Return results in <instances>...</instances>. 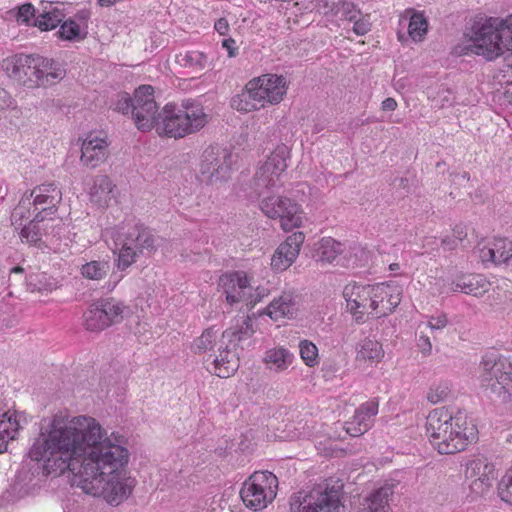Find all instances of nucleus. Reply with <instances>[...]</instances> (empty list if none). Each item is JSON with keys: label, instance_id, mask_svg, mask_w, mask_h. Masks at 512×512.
Segmentation results:
<instances>
[{"label": "nucleus", "instance_id": "f257e3e1", "mask_svg": "<svg viewBox=\"0 0 512 512\" xmlns=\"http://www.w3.org/2000/svg\"><path fill=\"white\" fill-rule=\"evenodd\" d=\"M127 462L128 450L113 444L94 418L55 415L41 421L17 479L26 485L39 475L68 470L86 494L116 506L125 498Z\"/></svg>", "mask_w": 512, "mask_h": 512}, {"label": "nucleus", "instance_id": "f03ea898", "mask_svg": "<svg viewBox=\"0 0 512 512\" xmlns=\"http://www.w3.org/2000/svg\"><path fill=\"white\" fill-rule=\"evenodd\" d=\"M288 148L280 145L259 166L254 177L255 193L259 198V208L270 219H278L285 231L298 228L302 224L303 211L294 200L276 195L269 190L282 185L281 177L287 168Z\"/></svg>", "mask_w": 512, "mask_h": 512}, {"label": "nucleus", "instance_id": "7ed1b4c3", "mask_svg": "<svg viewBox=\"0 0 512 512\" xmlns=\"http://www.w3.org/2000/svg\"><path fill=\"white\" fill-rule=\"evenodd\" d=\"M403 289L396 282L363 284L347 283L342 291L346 311L353 320L362 324L368 318H381L391 314L400 304Z\"/></svg>", "mask_w": 512, "mask_h": 512}, {"label": "nucleus", "instance_id": "20e7f679", "mask_svg": "<svg viewBox=\"0 0 512 512\" xmlns=\"http://www.w3.org/2000/svg\"><path fill=\"white\" fill-rule=\"evenodd\" d=\"M426 434L440 454H454L476 441L478 430L465 413L453 414L446 407L431 410L426 418Z\"/></svg>", "mask_w": 512, "mask_h": 512}, {"label": "nucleus", "instance_id": "39448f33", "mask_svg": "<svg viewBox=\"0 0 512 512\" xmlns=\"http://www.w3.org/2000/svg\"><path fill=\"white\" fill-rule=\"evenodd\" d=\"M208 123L204 108L190 100L181 105L169 102L157 113L152 129L162 138H185L202 130Z\"/></svg>", "mask_w": 512, "mask_h": 512}, {"label": "nucleus", "instance_id": "423d86ee", "mask_svg": "<svg viewBox=\"0 0 512 512\" xmlns=\"http://www.w3.org/2000/svg\"><path fill=\"white\" fill-rule=\"evenodd\" d=\"M469 40L471 51L489 61L506 51L512 54V14L505 19L488 17L475 22Z\"/></svg>", "mask_w": 512, "mask_h": 512}, {"label": "nucleus", "instance_id": "0eeeda50", "mask_svg": "<svg viewBox=\"0 0 512 512\" xmlns=\"http://www.w3.org/2000/svg\"><path fill=\"white\" fill-rule=\"evenodd\" d=\"M254 330L249 317L237 320L236 323L222 333L218 354L212 361L210 372L220 378L232 376L239 368L238 347L251 338Z\"/></svg>", "mask_w": 512, "mask_h": 512}, {"label": "nucleus", "instance_id": "6e6552de", "mask_svg": "<svg viewBox=\"0 0 512 512\" xmlns=\"http://www.w3.org/2000/svg\"><path fill=\"white\" fill-rule=\"evenodd\" d=\"M480 381L490 397L501 403L512 400V359L486 354L480 362Z\"/></svg>", "mask_w": 512, "mask_h": 512}, {"label": "nucleus", "instance_id": "1a4fd4ad", "mask_svg": "<svg viewBox=\"0 0 512 512\" xmlns=\"http://www.w3.org/2000/svg\"><path fill=\"white\" fill-rule=\"evenodd\" d=\"M62 200V192L55 183H45L35 187L29 198H22L12 213V218L24 219L30 217L29 205H33V214L37 221L51 219L56 213Z\"/></svg>", "mask_w": 512, "mask_h": 512}, {"label": "nucleus", "instance_id": "9d476101", "mask_svg": "<svg viewBox=\"0 0 512 512\" xmlns=\"http://www.w3.org/2000/svg\"><path fill=\"white\" fill-rule=\"evenodd\" d=\"M341 487L317 485L310 491H301L290 500L291 512H339Z\"/></svg>", "mask_w": 512, "mask_h": 512}, {"label": "nucleus", "instance_id": "9b49d317", "mask_svg": "<svg viewBox=\"0 0 512 512\" xmlns=\"http://www.w3.org/2000/svg\"><path fill=\"white\" fill-rule=\"evenodd\" d=\"M277 477L269 471L254 472L244 483L240 496L246 507L259 511L276 497Z\"/></svg>", "mask_w": 512, "mask_h": 512}, {"label": "nucleus", "instance_id": "f8f14e48", "mask_svg": "<svg viewBox=\"0 0 512 512\" xmlns=\"http://www.w3.org/2000/svg\"><path fill=\"white\" fill-rule=\"evenodd\" d=\"M304 9H316L330 21L337 18L353 23L352 30L358 36H364L371 30L372 24L369 15L362 14L356 5L349 1L315 0V4L311 7L306 6Z\"/></svg>", "mask_w": 512, "mask_h": 512}, {"label": "nucleus", "instance_id": "ddd939ff", "mask_svg": "<svg viewBox=\"0 0 512 512\" xmlns=\"http://www.w3.org/2000/svg\"><path fill=\"white\" fill-rule=\"evenodd\" d=\"M123 309L113 298L99 299L84 312V327L90 332H100L122 321Z\"/></svg>", "mask_w": 512, "mask_h": 512}, {"label": "nucleus", "instance_id": "4468645a", "mask_svg": "<svg viewBox=\"0 0 512 512\" xmlns=\"http://www.w3.org/2000/svg\"><path fill=\"white\" fill-rule=\"evenodd\" d=\"M130 110L138 130H152L153 121L159 111L151 85H141L134 91L133 98L130 97Z\"/></svg>", "mask_w": 512, "mask_h": 512}, {"label": "nucleus", "instance_id": "2eb2a0df", "mask_svg": "<svg viewBox=\"0 0 512 512\" xmlns=\"http://www.w3.org/2000/svg\"><path fill=\"white\" fill-rule=\"evenodd\" d=\"M233 155L225 148L209 146L201 156L199 172L202 181L214 182L228 177Z\"/></svg>", "mask_w": 512, "mask_h": 512}, {"label": "nucleus", "instance_id": "dca6fc26", "mask_svg": "<svg viewBox=\"0 0 512 512\" xmlns=\"http://www.w3.org/2000/svg\"><path fill=\"white\" fill-rule=\"evenodd\" d=\"M465 476L471 493L475 496H482L492 487L497 472L492 462L486 457L480 456L469 461Z\"/></svg>", "mask_w": 512, "mask_h": 512}, {"label": "nucleus", "instance_id": "f3484780", "mask_svg": "<svg viewBox=\"0 0 512 512\" xmlns=\"http://www.w3.org/2000/svg\"><path fill=\"white\" fill-rule=\"evenodd\" d=\"M263 107L277 105L285 97L288 84L282 75L267 73L250 80Z\"/></svg>", "mask_w": 512, "mask_h": 512}, {"label": "nucleus", "instance_id": "a211bd4d", "mask_svg": "<svg viewBox=\"0 0 512 512\" xmlns=\"http://www.w3.org/2000/svg\"><path fill=\"white\" fill-rule=\"evenodd\" d=\"M250 280L243 271L225 273L220 276L219 291L225 296L226 303L230 306L245 305L249 293Z\"/></svg>", "mask_w": 512, "mask_h": 512}, {"label": "nucleus", "instance_id": "6ab92c4d", "mask_svg": "<svg viewBox=\"0 0 512 512\" xmlns=\"http://www.w3.org/2000/svg\"><path fill=\"white\" fill-rule=\"evenodd\" d=\"M304 240L305 235L302 232L289 235L274 252L271 259L272 268L277 271L288 269L298 257Z\"/></svg>", "mask_w": 512, "mask_h": 512}, {"label": "nucleus", "instance_id": "aec40b11", "mask_svg": "<svg viewBox=\"0 0 512 512\" xmlns=\"http://www.w3.org/2000/svg\"><path fill=\"white\" fill-rule=\"evenodd\" d=\"M378 410L379 403L376 399L362 403L355 410L352 418L345 423L346 433L352 437H357L367 432L373 426Z\"/></svg>", "mask_w": 512, "mask_h": 512}, {"label": "nucleus", "instance_id": "412c9836", "mask_svg": "<svg viewBox=\"0 0 512 512\" xmlns=\"http://www.w3.org/2000/svg\"><path fill=\"white\" fill-rule=\"evenodd\" d=\"M108 142L90 134L81 145V163L89 169H94L102 164L108 157Z\"/></svg>", "mask_w": 512, "mask_h": 512}, {"label": "nucleus", "instance_id": "4be33fe9", "mask_svg": "<svg viewBox=\"0 0 512 512\" xmlns=\"http://www.w3.org/2000/svg\"><path fill=\"white\" fill-rule=\"evenodd\" d=\"M478 250L483 263L502 264L512 259V241L507 238L481 242Z\"/></svg>", "mask_w": 512, "mask_h": 512}, {"label": "nucleus", "instance_id": "5701e85b", "mask_svg": "<svg viewBox=\"0 0 512 512\" xmlns=\"http://www.w3.org/2000/svg\"><path fill=\"white\" fill-rule=\"evenodd\" d=\"M38 55H15L7 62L6 69L11 71V76L21 80L23 76L27 77L29 83L24 80V84L29 87H36L37 76H38V61H36Z\"/></svg>", "mask_w": 512, "mask_h": 512}, {"label": "nucleus", "instance_id": "b1692460", "mask_svg": "<svg viewBox=\"0 0 512 512\" xmlns=\"http://www.w3.org/2000/svg\"><path fill=\"white\" fill-rule=\"evenodd\" d=\"M66 17L65 3L42 2V10L34 21V26L42 31L55 29Z\"/></svg>", "mask_w": 512, "mask_h": 512}, {"label": "nucleus", "instance_id": "393cba45", "mask_svg": "<svg viewBox=\"0 0 512 512\" xmlns=\"http://www.w3.org/2000/svg\"><path fill=\"white\" fill-rule=\"evenodd\" d=\"M298 311L295 297L290 292L282 293L265 308L264 314L274 321L292 319Z\"/></svg>", "mask_w": 512, "mask_h": 512}, {"label": "nucleus", "instance_id": "a878e982", "mask_svg": "<svg viewBox=\"0 0 512 512\" xmlns=\"http://www.w3.org/2000/svg\"><path fill=\"white\" fill-rule=\"evenodd\" d=\"M136 232L133 245L130 244V265L140 256H149L155 250V237L151 231L141 223L134 224Z\"/></svg>", "mask_w": 512, "mask_h": 512}, {"label": "nucleus", "instance_id": "bb28decb", "mask_svg": "<svg viewBox=\"0 0 512 512\" xmlns=\"http://www.w3.org/2000/svg\"><path fill=\"white\" fill-rule=\"evenodd\" d=\"M384 358L382 344L377 340L365 338L356 347V362L360 366L373 367Z\"/></svg>", "mask_w": 512, "mask_h": 512}, {"label": "nucleus", "instance_id": "cd10ccee", "mask_svg": "<svg viewBox=\"0 0 512 512\" xmlns=\"http://www.w3.org/2000/svg\"><path fill=\"white\" fill-rule=\"evenodd\" d=\"M36 61H38V76L37 80H35L37 86L54 84L66 75L62 65L53 59L38 55Z\"/></svg>", "mask_w": 512, "mask_h": 512}, {"label": "nucleus", "instance_id": "c85d7f7f", "mask_svg": "<svg viewBox=\"0 0 512 512\" xmlns=\"http://www.w3.org/2000/svg\"><path fill=\"white\" fill-rule=\"evenodd\" d=\"M392 494V486L388 484L373 490L360 502L357 512H387Z\"/></svg>", "mask_w": 512, "mask_h": 512}, {"label": "nucleus", "instance_id": "c756f323", "mask_svg": "<svg viewBox=\"0 0 512 512\" xmlns=\"http://www.w3.org/2000/svg\"><path fill=\"white\" fill-rule=\"evenodd\" d=\"M259 98L253 84L249 80L242 91L231 98L230 106L233 110L240 113L258 111L264 108Z\"/></svg>", "mask_w": 512, "mask_h": 512}, {"label": "nucleus", "instance_id": "7c9ffc66", "mask_svg": "<svg viewBox=\"0 0 512 512\" xmlns=\"http://www.w3.org/2000/svg\"><path fill=\"white\" fill-rule=\"evenodd\" d=\"M489 287V281L481 274L463 276L452 283L453 291H460L476 297L486 293Z\"/></svg>", "mask_w": 512, "mask_h": 512}, {"label": "nucleus", "instance_id": "2f4dec72", "mask_svg": "<svg viewBox=\"0 0 512 512\" xmlns=\"http://www.w3.org/2000/svg\"><path fill=\"white\" fill-rule=\"evenodd\" d=\"M294 355L284 347H273L265 352L263 362L267 369L274 372L286 370L293 362Z\"/></svg>", "mask_w": 512, "mask_h": 512}, {"label": "nucleus", "instance_id": "473e14b6", "mask_svg": "<svg viewBox=\"0 0 512 512\" xmlns=\"http://www.w3.org/2000/svg\"><path fill=\"white\" fill-rule=\"evenodd\" d=\"M26 286L29 292L47 294L58 289L60 281L46 272H36L26 278Z\"/></svg>", "mask_w": 512, "mask_h": 512}, {"label": "nucleus", "instance_id": "72a5a7b5", "mask_svg": "<svg viewBox=\"0 0 512 512\" xmlns=\"http://www.w3.org/2000/svg\"><path fill=\"white\" fill-rule=\"evenodd\" d=\"M408 21V34L415 42H420L424 39L428 31V22L422 12L406 10L402 16L400 23Z\"/></svg>", "mask_w": 512, "mask_h": 512}, {"label": "nucleus", "instance_id": "f704fd0d", "mask_svg": "<svg viewBox=\"0 0 512 512\" xmlns=\"http://www.w3.org/2000/svg\"><path fill=\"white\" fill-rule=\"evenodd\" d=\"M176 62L184 68L199 72L208 66L209 58L199 50H184L176 54Z\"/></svg>", "mask_w": 512, "mask_h": 512}, {"label": "nucleus", "instance_id": "c9c22d12", "mask_svg": "<svg viewBox=\"0 0 512 512\" xmlns=\"http://www.w3.org/2000/svg\"><path fill=\"white\" fill-rule=\"evenodd\" d=\"M219 339V329L211 326L203 330L201 335L194 339L191 350L195 354L214 353Z\"/></svg>", "mask_w": 512, "mask_h": 512}, {"label": "nucleus", "instance_id": "e433bc0d", "mask_svg": "<svg viewBox=\"0 0 512 512\" xmlns=\"http://www.w3.org/2000/svg\"><path fill=\"white\" fill-rule=\"evenodd\" d=\"M19 423L16 416L9 412L0 413V453L7 450L9 440H13L17 434Z\"/></svg>", "mask_w": 512, "mask_h": 512}, {"label": "nucleus", "instance_id": "4c0bfd02", "mask_svg": "<svg viewBox=\"0 0 512 512\" xmlns=\"http://www.w3.org/2000/svg\"><path fill=\"white\" fill-rule=\"evenodd\" d=\"M112 252L117 255L116 266L124 271L128 267V235L125 232L115 231L112 234Z\"/></svg>", "mask_w": 512, "mask_h": 512}, {"label": "nucleus", "instance_id": "58836bf2", "mask_svg": "<svg viewBox=\"0 0 512 512\" xmlns=\"http://www.w3.org/2000/svg\"><path fill=\"white\" fill-rule=\"evenodd\" d=\"M342 251V243L334 240L333 238L327 237L320 240L317 254L320 261L332 263Z\"/></svg>", "mask_w": 512, "mask_h": 512}, {"label": "nucleus", "instance_id": "ea45409f", "mask_svg": "<svg viewBox=\"0 0 512 512\" xmlns=\"http://www.w3.org/2000/svg\"><path fill=\"white\" fill-rule=\"evenodd\" d=\"M109 271L110 265L107 261L92 260L83 264L80 268V273L84 278L94 281L102 280Z\"/></svg>", "mask_w": 512, "mask_h": 512}, {"label": "nucleus", "instance_id": "a19ab883", "mask_svg": "<svg viewBox=\"0 0 512 512\" xmlns=\"http://www.w3.org/2000/svg\"><path fill=\"white\" fill-rule=\"evenodd\" d=\"M57 35L62 40L75 42L83 40L86 37V32L82 34L80 25L75 19L69 18L68 20H63Z\"/></svg>", "mask_w": 512, "mask_h": 512}, {"label": "nucleus", "instance_id": "79ce46f5", "mask_svg": "<svg viewBox=\"0 0 512 512\" xmlns=\"http://www.w3.org/2000/svg\"><path fill=\"white\" fill-rule=\"evenodd\" d=\"M300 358L310 368L317 366L320 362L319 350L312 341L304 339L298 344Z\"/></svg>", "mask_w": 512, "mask_h": 512}, {"label": "nucleus", "instance_id": "37998d69", "mask_svg": "<svg viewBox=\"0 0 512 512\" xmlns=\"http://www.w3.org/2000/svg\"><path fill=\"white\" fill-rule=\"evenodd\" d=\"M112 192V184L107 175H97L93 178L89 194L92 200L100 202Z\"/></svg>", "mask_w": 512, "mask_h": 512}, {"label": "nucleus", "instance_id": "c03bdc74", "mask_svg": "<svg viewBox=\"0 0 512 512\" xmlns=\"http://www.w3.org/2000/svg\"><path fill=\"white\" fill-rule=\"evenodd\" d=\"M428 97L435 108L450 107L455 103L454 91L444 86L439 87L437 91H430Z\"/></svg>", "mask_w": 512, "mask_h": 512}, {"label": "nucleus", "instance_id": "a18cd8bd", "mask_svg": "<svg viewBox=\"0 0 512 512\" xmlns=\"http://www.w3.org/2000/svg\"><path fill=\"white\" fill-rule=\"evenodd\" d=\"M498 498L512 508V468L508 469L497 483Z\"/></svg>", "mask_w": 512, "mask_h": 512}, {"label": "nucleus", "instance_id": "49530a36", "mask_svg": "<svg viewBox=\"0 0 512 512\" xmlns=\"http://www.w3.org/2000/svg\"><path fill=\"white\" fill-rule=\"evenodd\" d=\"M451 393V384L448 381H440L431 385L427 392V400L432 404L445 401Z\"/></svg>", "mask_w": 512, "mask_h": 512}, {"label": "nucleus", "instance_id": "de8ad7c7", "mask_svg": "<svg viewBox=\"0 0 512 512\" xmlns=\"http://www.w3.org/2000/svg\"><path fill=\"white\" fill-rule=\"evenodd\" d=\"M41 222L36 220V214H34L33 219L21 229V238L25 239L27 243L37 244L42 236V229L39 226Z\"/></svg>", "mask_w": 512, "mask_h": 512}, {"label": "nucleus", "instance_id": "09e8293b", "mask_svg": "<svg viewBox=\"0 0 512 512\" xmlns=\"http://www.w3.org/2000/svg\"><path fill=\"white\" fill-rule=\"evenodd\" d=\"M135 306L136 308L140 307V312L142 313V315L136 313V318H137V330L135 331V334H141L143 336V339H140L139 341L140 342H146L148 340V337L145 336V333L146 332H149L148 329H146L147 327V323L144 322V323H140V318L141 317H144V314H145V311L147 308L150 307V304L148 303L147 300H144L142 298H139L136 300V303H135Z\"/></svg>", "mask_w": 512, "mask_h": 512}, {"label": "nucleus", "instance_id": "8fccbe9b", "mask_svg": "<svg viewBox=\"0 0 512 512\" xmlns=\"http://www.w3.org/2000/svg\"><path fill=\"white\" fill-rule=\"evenodd\" d=\"M249 293L246 297V307H254L257 303H259L263 298L268 296L269 289L264 286L253 287L251 284L249 285Z\"/></svg>", "mask_w": 512, "mask_h": 512}, {"label": "nucleus", "instance_id": "3c124183", "mask_svg": "<svg viewBox=\"0 0 512 512\" xmlns=\"http://www.w3.org/2000/svg\"><path fill=\"white\" fill-rule=\"evenodd\" d=\"M454 239L444 238L441 240V244L446 250H453L456 248L458 242H461L466 236L467 231L464 225H456L453 229Z\"/></svg>", "mask_w": 512, "mask_h": 512}, {"label": "nucleus", "instance_id": "603ef678", "mask_svg": "<svg viewBox=\"0 0 512 512\" xmlns=\"http://www.w3.org/2000/svg\"><path fill=\"white\" fill-rule=\"evenodd\" d=\"M35 16V8L30 3H25L19 7L17 13V21L29 24L30 20Z\"/></svg>", "mask_w": 512, "mask_h": 512}, {"label": "nucleus", "instance_id": "864d4df0", "mask_svg": "<svg viewBox=\"0 0 512 512\" xmlns=\"http://www.w3.org/2000/svg\"><path fill=\"white\" fill-rule=\"evenodd\" d=\"M447 324H448V319H447L446 314L440 313L435 316L429 317L428 322H427V327L431 331H437V330L444 329L447 326Z\"/></svg>", "mask_w": 512, "mask_h": 512}, {"label": "nucleus", "instance_id": "5fc2aeb1", "mask_svg": "<svg viewBox=\"0 0 512 512\" xmlns=\"http://www.w3.org/2000/svg\"><path fill=\"white\" fill-rule=\"evenodd\" d=\"M420 351L423 355H429L432 351V344L430 338L427 335H420L417 343Z\"/></svg>", "mask_w": 512, "mask_h": 512}, {"label": "nucleus", "instance_id": "6e6d98bb", "mask_svg": "<svg viewBox=\"0 0 512 512\" xmlns=\"http://www.w3.org/2000/svg\"><path fill=\"white\" fill-rule=\"evenodd\" d=\"M222 47L227 50L229 57H235L238 53L236 42L233 38H225L222 40Z\"/></svg>", "mask_w": 512, "mask_h": 512}, {"label": "nucleus", "instance_id": "4d7b16f0", "mask_svg": "<svg viewBox=\"0 0 512 512\" xmlns=\"http://www.w3.org/2000/svg\"><path fill=\"white\" fill-rule=\"evenodd\" d=\"M214 29L220 35H227L229 32V23L225 18H220L215 22Z\"/></svg>", "mask_w": 512, "mask_h": 512}, {"label": "nucleus", "instance_id": "13d9d810", "mask_svg": "<svg viewBox=\"0 0 512 512\" xmlns=\"http://www.w3.org/2000/svg\"><path fill=\"white\" fill-rule=\"evenodd\" d=\"M397 107V102L393 98H386L382 102V109L384 111H394Z\"/></svg>", "mask_w": 512, "mask_h": 512}, {"label": "nucleus", "instance_id": "bf43d9fd", "mask_svg": "<svg viewBox=\"0 0 512 512\" xmlns=\"http://www.w3.org/2000/svg\"><path fill=\"white\" fill-rule=\"evenodd\" d=\"M75 18L81 22V23H85L88 21V19L90 18V11L89 10H86V9H83V10H80L76 13L75 15Z\"/></svg>", "mask_w": 512, "mask_h": 512}, {"label": "nucleus", "instance_id": "052dcab7", "mask_svg": "<svg viewBox=\"0 0 512 512\" xmlns=\"http://www.w3.org/2000/svg\"><path fill=\"white\" fill-rule=\"evenodd\" d=\"M117 109L121 111L124 115L128 113V97H122V99L118 103Z\"/></svg>", "mask_w": 512, "mask_h": 512}, {"label": "nucleus", "instance_id": "680f3d73", "mask_svg": "<svg viewBox=\"0 0 512 512\" xmlns=\"http://www.w3.org/2000/svg\"><path fill=\"white\" fill-rule=\"evenodd\" d=\"M436 243V238H429L427 244H423V247L426 248L427 251L434 250V244Z\"/></svg>", "mask_w": 512, "mask_h": 512}, {"label": "nucleus", "instance_id": "e2e57ef3", "mask_svg": "<svg viewBox=\"0 0 512 512\" xmlns=\"http://www.w3.org/2000/svg\"><path fill=\"white\" fill-rule=\"evenodd\" d=\"M23 272H24V269L21 266H15L11 270V273H14V274H22Z\"/></svg>", "mask_w": 512, "mask_h": 512}, {"label": "nucleus", "instance_id": "0e129e2a", "mask_svg": "<svg viewBox=\"0 0 512 512\" xmlns=\"http://www.w3.org/2000/svg\"><path fill=\"white\" fill-rule=\"evenodd\" d=\"M360 252L362 256H365L367 257V253L366 251H364L363 249H360V248H354V254L355 256L357 255V253Z\"/></svg>", "mask_w": 512, "mask_h": 512}, {"label": "nucleus", "instance_id": "69168bd1", "mask_svg": "<svg viewBox=\"0 0 512 512\" xmlns=\"http://www.w3.org/2000/svg\"><path fill=\"white\" fill-rule=\"evenodd\" d=\"M321 444H322L321 442H317V444H316L317 450L323 451L326 455L330 454V451H327L326 448L322 449L320 447Z\"/></svg>", "mask_w": 512, "mask_h": 512}, {"label": "nucleus", "instance_id": "338daca9", "mask_svg": "<svg viewBox=\"0 0 512 512\" xmlns=\"http://www.w3.org/2000/svg\"><path fill=\"white\" fill-rule=\"evenodd\" d=\"M389 268H390L391 271H396V270L399 269V264L393 263V264L390 265Z\"/></svg>", "mask_w": 512, "mask_h": 512}, {"label": "nucleus", "instance_id": "774afa93", "mask_svg": "<svg viewBox=\"0 0 512 512\" xmlns=\"http://www.w3.org/2000/svg\"><path fill=\"white\" fill-rule=\"evenodd\" d=\"M512 90V84H509L507 87H506V92L509 93L510 91ZM509 102L512 103V98L509 100Z\"/></svg>", "mask_w": 512, "mask_h": 512}]
</instances>
